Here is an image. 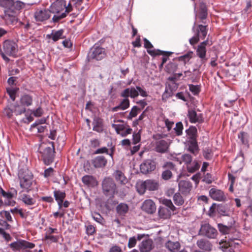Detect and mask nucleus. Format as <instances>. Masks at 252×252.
<instances>
[{"instance_id":"nucleus-1","label":"nucleus","mask_w":252,"mask_h":252,"mask_svg":"<svg viewBox=\"0 0 252 252\" xmlns=\"http://www.w3.org/2000/svg\"><path fill=\"white\" fill-rule=\"evenodd\" d=\"M49 10L50 13L54 14L53 21L57 22L65 18L72 10V7L70 3L66 6L64 0H57L50 5Z\"/></svg>"},{"instance_id":"nucleus-2","label":"nucleus","mask_w":252,"mask_h":252,"mask_svg":"<svg viewBox=\"0 0 252 252\" xmlns=\"http://www.w3.org/2000/svg\"><path fill=\"white\" fill-rule=\"evenodd\" d=\"M160 202L165 207H160L159 208L158 211V217L159 218L163 219L169 218L175 209L171 200L164 198L161 199Z\"/></svg>"},{"instance_id":"nucleus-3","label":"nucleus","mask_w":252,"mask_h":252,"mask_svg":"<svg viewBox=\"0 0 252 252\" xmlns=\"http://www.w3.org/2000/svg\"><path fill=\"white\" fill-rule=\"evenodd\" d=\"M137 191L141 194L145 193L146 189L150 191L158 190L159 187L158 183L154 180H147L145 181L137 182L136 186Z\"/></svg>"},{"instance_id":"nucleus-4","label":"nucleus","mask_w":252,"mask_h":252,"mask_svg":"<svg viewBox=\"0 0 252 252\" xmlns=\"http://www.w3.org/2000/svg\"><path fill=\"white\" fill-rule=\"evenodd\" d=\"M17 50V45L16 43L12 41L6 40L4 42L3 44V51L0 48V53L3 60L8 62L9 59L6 56L13 55Z\"/></svg>"},{"instance_id":"nucleus-5","label":"nucleus","mask_w":252,"mask_h":252,"mask_svg":"<svg viewBox=\"0 0 252 252\" xmlns=\"http://www.w3.org/2000/svg\"><path fill=\"white\" fill-rule=\"evenodd\" d=\"M15 194L14 193L5 192L0 188V207L4 203L7 206H14L16 202L13 199Z\"/></svg>"},{"instance_id":"nucleus-6","label":"nucleus","mask_w":252,"mask_h":252,"mask_svg":"<svg viewBox=\"0 0 252 252\" xmlns=\"http://www.w3.org/2000/svg\"><path fill=\"white\" fill-rule=\"evenodd\" d=\"M225 240H221L220 242V248L223 252H233V249L236 248L239 245L238 241L235 239H231L229 238L228 240L225 237Z\"/></svg>"},{"instance_id":"nucleus-7","label":"nucleus","mask_w":252,"mask_h":252,"mask_svg":"<svg viewBox=\"0 0 252 252\" xmlns=\"http://www.w3.org/2000/svg\"><path fill=\"white\" fill-rule=\"evenodd\" d=\"M35 245L24 240H19L9 244V247L13 251L26 250L28 249H32Z\"/></svg>"},{"instance_id":"nucleus-8","label":"nucleus","mask_w":252,"mask_h":252,"mask_svg":"<svg viewBox=\"0 0 252 252\" xmlns=\"http://www.w3.org/2000/svg\"><path fill=\"white\" fill-rule=\"evenodd\" d=\"M102 189L105 195L113 196L116 191V185L112 179L106 178L103 181Z\"/></svg>"},{"instance_id":"nucleus-9","label":"nucleus","mask_w":252,"mask_h":252,"mask_svg":"<svg viewBox=\"0 0 252 252\" xmlns=\"http://www.w3.org/2000/svg\"><path fill=\"white\" fill-rule=\"evenodd\" d=\"M199 233L201 235L209 238H215L217 235V231L208 223H205L201 225Z\"/></svg>"},{"instance_id":"nucleus-10","label":"nucleus","mask_w":252,"mask_h":252,"mask_svg":"<svg viewBox=\"0 0 252 252\" xmlns=\"http://www.w3.org/2000/svg\"><path fill=\"white\" fill-rule=\"evenodd\" d=\"M105 56V52L104 48L99 46H94L89 53V57L90 59L101 60Z\"/></svg>"},{"instance_id":"nucleus-11","label":"nucleus","mask_w":252,"mask_h":252,"mask_svg":"<svg viewBox=\"0 0 252 252\" xmlns=\"http://www.w3.org/2000/svg\"><path fill=\"white\" fill-rule=\"evenodd\" d=\"M171 143L170 139H159L155 144V150L158 153H164L168 151Z\"/></svg>"},{"instance_id":"nucleus-12","label":"nucleus","mask_w":252,"mask_h":252,"mask_svg":"<svg viewBox=\"0 0 252 252\" xmlns=\"http://www.w3.org/2000/svg\"><path fill=\"white\" fill-rule=\"evenodd\" d=\"M54 147L53 144L52 147H47L44 148L42 153V157L45 164H50L53 161Z\"/></svg>"},{"instance_id":"nucleus-13","label":"nucleus","mask_w":252,"mask_h":252,"mask_svg":"<svg viewBox=\"0 0 252 252\" xmlns=\"http://www.w3.org/2000/svg\"><path fill=\"white\" fill-rule=\"evenodd\" d=\"M209 195L213 200L218 201H225L226 199L224 192L216 188H212L210 189Z\"/></svg>"},{"instance_id":"nucleus-14","label":"nucleus","mask_w":252,"mask_h":252,"mask_svg":"<svg viewBox=\"0 0 252 252\" xmlns=\"http://www.w3.org/2000/svg\"><path fill=\"white\" fill-rule=\"evenodd\" d=\"M50 14L49 9H37L34 13V18L36 21L43 22L50 17Z\"/></svg>"},{"instance_id":"nucleus-15","label":"nucleus","mask_w":252,"mask_h":252,"mask_svg":"<svg viewBox=\"0 0 252 252\" xmlns=\"http://www.w3.org/2000/svg\"><path fill=\"white\" fill-rule=\"evenodd\" d=\"M141 209L147 214H153L156 211V205L152 199H146L143 202Z\"/></svg>"},{"instance_id":"nucleus-16","label":"nucleus","mask_w":252,"mask_h":252,"mask_svg":"<svg viewBox=\"0 0 252 252\" xmlns=\"http://www.w3.org/2000/svg\"><path fill=\"white\" fill-rule=\"evenodd\" d=\"M156 169V163L154 161L148 159L145 161L140 165L141 172L147 174Z\"/></svg>"},{"instance_id":"nucleus-17","label":"nucleus","mask_w":252,"mask_h":252,"mask_svg":"<svg viewBox=\"0 0 252 252\" xmlns=\"http://www.w3.org/2000/svg\"><path fill=\"white\" fill-rule=\"evenodd\" d=\"M32 183V176L31 173H28L27 175L21 177L20 186L22 188L29 189Z\"/></svg>"},{"instance_id":"nucleus-18","label":"nucleus","mask_w":252,"mask_h":252,"mask_svg":"<svg viewBox=\"0 0 252 252\" xmlns=\"http://www.w3.org/2000/svg\"><path fill=\"white\" fill-rule=\"evenodd\" d=\"M19 198L27 206L33 205L36 202L34 198L25 193H20Z\"/></svg>"},{"instance_id":"nucleus-19","label":"nucleus","mask_w":252,"mask_h":252,"mask_svg":"<svg viewBox=\"0 0 252 252\" xmlns=\"http://www.w3.org/2000/svg\"><path fill=\"white\" fill-rule=\"evenodd\" d=\"M189 121L191 123H195L196 122L200 123L203 121L201 114H197V113L193 110H189L188 115Z\"/></svg>"},{"instance_id":"nucleus-20","label":"nucleus","mask_w":252,"mask_h":252,"mask_svg":"<svg viewBox=\"0 0 252 252\" xmlns=\"http://www.w3.org/2000/svg\"><path fill=\"white\" fill-rule=\"evenodd\" d=\"M139 95L138 90L136 88L131 87L124 90L121 93V96L124 97L130 96L131 98L137 97Z\"/></svg>"},{"instance_id":"nucleus-21","label":"nucleus","mask_w":252,"mask_h":252,"mask_svg":"<svg viewBox=\"0 0 252 252\" xmlns=\"http://www.w3.org/2000/svg\"><path fill=\"white\" fill-rule=\"evenodd\" d=\"M208 43V41H204L201 43L198 46L196 50V55L202 60H205L206 57V46Z\"/></svg>"},{"instance_id":"nucleus-22","label":"nucleus","mask_w":252,"mask_h":252,"mask_svg":"<svg viewBox=\"0 0 252 252\" xmlns=\"http://www.w3.org/2000/svg\"><path fill=\"white\" fill-rule=\"evenodd\" d=\"M63 30H60L57 31H53L51 34H47L46 38L49 39H51L53 41L56 42L63 38Z\"/></svg>"},{"instance_id":"nucleus-23","label":"nucleus","mask_w":252,"mask_h":252,"mask_svg":"<svg viewBox=\"0 0 252 252\" xmlns=\"http://www.w3.org/2000/svg\"><path fill=\"white\" fill-rule=\"evenodd\" d=\"M165 247L167 249L172 252H177L180 248V244L177 242L168 241L165 244ZM180 252H187L185 251H182Z\"/></svg>"},{"instance_id":"nucleus-24","label":"nucleus","mask_w":252,"mask_h":252,"mask_svg":"<svg viewBox=\"0 0 252 252\" xmlns=\"http://www.w3.org/2000/svg\"><path fill=\"white\" fill-rule=\"evenodd\" d=\"M197 246L199 248L207 252H210L212 249V245L207 240L200 239L197 241Z\"/></svg>"},{"instance_id":"nucleus-25","label":"nucleus","mask_w":252,"mask_h":252,"mask_svg":"<svg viewBox=\"0 0 252 252\" xmlns=\"http://www.w3.org/2000/svg\"><path fill=\"white\" fill-rule=\"evenodd\" d=\"M4 19L7 22L14 23L17 21L16 13L13 9L11 10H6L4 11Z\"/></svg>"},{"instance_id":"nucleus-26","label":"nucleus","mask_w":252,"mask_h":252,"mask_svg":"<svg viewBox=\"0 0 252 252\" xmlns=\"http://www.w3.org/2000/svg\"><path fill=\"white\" fill-rule=\"evenodd\" d=\"M192 188L191 183L188 181H181L179 183L180 190L184 193L189 192Z\"/></svg>"},{"instance_id":"nucleus-27","label":"nucleus","mask_w":252,"mask_h":252,"mask_svg":"<svg viewBox=\"0 0 252 252\" xmlns=\"http://www.w3.org/2000/svg\"><path fill=\"white\" fill-rule=\"evenodd\" d=\"M82 181L84 184L90 187H94L97 184L95 179L93 176L90 175L83 176Z\"/></svg>"},{"instance_id":"nucleus-28","label":"nucleus","mask_w":252,"mask_h":252,"mask_svg":"<svg viewBox=\"0 0 252 252\" xmlns=\"http://www.w3.org/2000/svg\"><path fill=\"white\" fill-rule=\"evenodd\" d=\"M93 163L96 168L105 166L107 163V160L103 156H98L93 160Z\"/></svg>"},{"instance_id":"nucleus-29","label":"nucleus","mask_w":252,"mask_h":252,"mask_svg":"<svg viewBox=\"0 0 252 252\" xmlns=\"http://www.w3.org/2000/svg\"><path fill=\"white\" fill-rule=\"evenodd\" d=\"M54 194L55 199L58 202L59 208L61 209L63 206V199L65 197V193L60 190H55L54 191Z\"/></svg>"},{"instance_id":"nucleus-30","label":"nucleus","mask_w":252,"mask_h":252,"mask_svg":"<svg viewBox=\"0 0 252 252\" xmlns=\"http://www.w3.org/2000/svg\"><path fill=\"white\" fill-rule=\"evenodd\" d=\"M153 242L151 240L143 241L140 245L141 252H149L152 249Z\"/></svg>"},{"instance_id":"nucleus-31","label":"nucleus","mask_w":252,"mask_h":252,"mask_svg":"<svg viewBox=\"0 0 252 252\" xmlns=\"http://www.w3.org/2000/svg\"><path fill=\"white\" fill-rule=\"evenodd\" d=\"M93 130L98 132H101L103 130L102 121L101 119L95 117L93 123Z\"/></svg>"},{"instance_id":"nucleus-32","label":"nucleus","mask_w":252,"mask_h":252,"mask_svg":"<svg viewBox=\"0 0 252 252\" xmlns=\"http://www.w3.org/2000/svg\"><path fill=\"white\" fill-rule=\"evenodd\" d=\"M129 106V101L128 99L126 97L121 102L119 105L113 108L112 110L113 111H117L119 110H125Z\"/></svg>"},{"instance_id":"nucleus-33","label":"nucleus","mask_w":252,"mask_h":252,"mask_svg":"<svg viewBox=\"0 0 252 252\" xmlns=\"http://www.w3.org/2000/svg\"><path fill=\"white\" fill-rule=\"evenodd\" d=\"M116 180L121 184H125L127 182V179L124 174L120 171H116L114 174Z\"/></svg>"},{"instance_id":"nucleus-34","label":"nucleus","mask_w":252,"mask_h":252,"mask_svg":"<svg viewBox=\"0 0 252 252\" xmlns=\"http://www.w3.org/2000/svg\"><path fill=\"white\" fill-rule=\"evenodd\" d=\"M117 213L120 215H125L128 210V207L125 203L119 204L116 208Z\"/></svg>"},{"instance_id":"nucleus-35","label":"nucleus","mask_w":252,"mask_h":252,"mask_svg":"<svg viewBox=\"0 0 252 252\" xmlns=\"http://www.w3.org/2000/svg\"><path fill=\"white\" fill-rule=\"evenodd\" d=\"M14 4V0H0V5L11 10Z\"/></svg>"},{"instance_id":"nucleus-36","label":"nucleus","mask_w":252,"mask_h":252,"mask_svg":"<svg viewBox=\"0 0 252 252\" xmlns=\"http://www.w3.org/2000/svg\"><path fill=\"white\" fill-rule=\"evenodd\" d=\"M189 150L192 154L196 155L198 152V146L196 140H189Z\"/></svg>"},{"instance_id":"nucleus-37","label":"nucleus","mask_w":252,"mask_h":252,"mask_svg":"<svg viewBox=\"0 0 252 252\" xmlns=\"http://www.w3.org/2000/svg\"><path fill=\"white\" fill-rule=\"evenodd\" d=\"M32 99L29 95H24L21 98V103L23 105L29 106L32 104Z\"/></svg>"},{"instance_id":"nucleus-38","label":"nucleus","mask_w":252,"mask_h":252,"mask_svg":"<svg viewBox=\"0 0 252 252\" xmlns=\"http://www.w3.org/2000/svg\"><path fill=\"white\" fill-rule=\"evenodd\" d=\"M144 46L147 49V52L149 54L152 56L158 54L157 53H156V51L155 50L151 49L153 48V46L148 39H147L146 38H144Z\"/></svg>"},{"instance_id":"nucleus-39","label":"nucleus","mask_w":252,"mask_h":252,"mask_svg":"<svg viewBox=\"0 0 252 252\" xmlns=\"http://www.w3.org/2000/svg\"><path fill=\"white\" fill-rule=\"evenodd\" d=\"M206 27L202 25L198 26L197 34L202 39H204L207 35Z\"/></svg>"},{"instance_id":"nucleus-40","label":"nucleus","mask_w":252,"mask_h":252,"mask_svg":"<svg viewBox=\"0 0 252 252\" xmlns=\"http://www.w3.org/2000/svg\"><path fill=\"white\" fill-rule=\"evenodd\" d=\"M120 124H113L112 126L114 128L116 132L119 134L120 132L126 129V126L123 124L122 121L119 122Z\"/></svg>"},{"instance_id":"nucleus-41","label":"nucleus","mask_w":252,"mask_h":252,"mask_svg":"<svg viewBox=\"0 0 252 252\" xmlns=\"http://www.w3.org/2000/svg\"><path fill=\"white\" fill-rule=\"evenodd\" d=\"M199 164L195 161L187 165V170L190 173L194 172L199 169Z\"/></svg>"},{"instance_id":"nucleus-42","label":"nucleus","mask_w":252,"mask_h":252,"mask_svg":"<svg viewBox=\"0 0 252 252\" xmlns=\"http://www.w3.org/2000/svg\"><path fill=\"white\" fill-rule=\"evenodd\" d=\"M217 211L219 214L224 216H228L229 215V210L222 205H218L217 207Z\"/></svg>"},{"instance_id":"nucleus-43","label":"nucleus","mask_w":252,"mask_h":252,"mask_svg":"<svg viewBox=\"0 0 252 252\" xmlns=\"http://www.w3.org/2000/svg\"><path fill=\"white\" fill-rule=\"evenodd\" d=\"M186 131L189 138L190 139L189 140H196V129L194 127H189Z\"/></svg>"},{"instance_id":"nucleus-44","label":"nucleus","mask_w":252,"mask_h":252,"mask_svg":"<svg viewBox=\"0 0 252 252\" xmlns=\"http://www.w3.org/2000/svg\"><path fill=\"white\" fill-rule=\"evenodd\" d=\"M173 200L175 204L177 205L180 206L183 204L184 200L179 193H176L173 196Z\"/></svg>"},{"instance_id":"nucleus-45","label":"nucleus","mask_w":252,"mask_h":252,"mask_svg":"<svg viewBox=\"0 0 252 252\" xmlns=\"http://www.w3.org/2000/svg\"><path fill=\"white\" fill-rule=\"evenodd\" d=\"M193 52L191 51L189 52L186 54L179 57L180 61L184 62V63L188 62L192 57Z\"/></svg>"},{"instance_id":"nucleus-46","label":"nucleus","mask_w":252,"mask_h":252,"mask_svg":"<svg viewBox=\"0 0 252 252\" xmlns=\"http://www.w3.org/2000/svg\"><path fill=\"white\" fill-rule=\"evenodd\" d=\"M218 228L219 231L223 234H228L230 231L231 227L223 225L222 224H218Z\"/></svg>"},{"instance_id":"nucleus-47","label":"nucleus","mask_w":252,"mask_h":252,"mask_svg":"<svg viewBox=\"0 0 252 252\" xmlns=\"http://www.w3.org/2000/svg\"><path fill=\"white\" fill-rule=\"evenodd\" d=\"M183 126L181 122H178L176 124L174 130L177 135H181L182 134Z\"/></svg>"},{"instance_id":"nucleus-48","label":"nucleus","mask_w":252,"mask_h":252,"mask_svg":"<svg viewBox=\"0 0 252 252\" xmlns=\"http://www.w3.org/2000/svg\"><path fill=\"white\" fill-rule=\"evenodd\" d=\"M17 91V89L16 88H8L7 89V92L9 94L10 97L13 101L15 99V94Z\"/></svg>"},{"instance_id":"nucleus-49","label":"nucleus","mask_w":252,"mask_h":252,"mask_svg":"<svg viewBox=\"0 0 252 252\" xmlns=\"http://www.w3.org/2000/svg\"><path fill=\"white\" fill-rule=\"evenodd\" d=\"M138 109L136 106H133L131 111L130 112L128 116H127V118L128 119H132L133 118L136 117L138 114Z\"/></svg>"},{"instance_id":"nucleus-50","label":"nucleus","mask_w":252,"mask_h":252,"mask_svg":"<svg viewBox=\"0 0 252 252\" xmlns=\"http://www.w3.org/2000/svg\"><path fill=\"white\" fill-rule=\"evenodd\" d=\"M183 162H185L187 165L189 164L192 161V158L189 154H184L182 156Z\"/></svg>"},{"instance_id":"nucleus-51","label":"nucleus","mask_w":252,"mask_h":252,"mask_svg":"<svg viewBox=\"0 0 252 252\" xmlns=\"http://www.w3.org/2000/svg\"><path fill=\"white\" fill-rule=\"evenodd\" d=\"M102 153H107L109 154L112 158L113 154V148L111 149V152L110 153H108V149L106 147H102L99 149H98L95 151V154H102Z\"/></svg>"},{"instance_id":"nucleus-52","label":"nucleus","mask_w":252,"mask_h":252,"mask_svg":"<svg viewBox=\"0 0 252 252\" xmlns=\"http://www.w3.org/2000/svg\"><path fill=\"white\" fill-rule=\"evenodd\" d=\"M0 216L8 221H12V218L10 213L8 211H2L0 212Z\"/></svg>"},{"instance_id":"nucleus-53","label":"nucleus","mask_w":252,"mask_h":252,"mask_svg":"<svg viewBox=\"0 0 252 252\" xmlns=\"http://www.w3.org/2000/svg\"><path fill=\"white\" fill-rule=\"evenodd\" d=\"M24 6V3L20 1H14V4L13 7L11 8V10H19L22 8Z\"/></svg>"},{"instance_id":"nucleus-54","label":"nucleus","mask_w":252,"mask_h":252,"mask_svg":"<svg viewBox=\"0 0 252 252\" xmlns=\"http://www.w3.org/2000/svg\"><path fill=\"white\" fill-rule=\"evenodd\" d=\"M172 172L168 169H165L162 173V178L165 180H169L172 177Z\"/></svg>"},{"instance_id":"nucleus-55","label":"nucleus","mask_w":252,"mask_h":252,"mask_svg":"<svg viewBox=\"0 0 252 252\" xmlns=\"http://www.w3.org/2000/svg\"><path fill=\"white\" fill-rule=\"evenodd\" d=\"M189 89L194 95L198 94L199 92V87L198 85H189Z\"/></svg>"},{"instance_id":"nucleus-56","label":"nucleus","mask_w":252,"mask_h":252,"mask_svg":"<svg viewBox=\"0 0 252 252\" xmlns=\"http://www.w3.org/2000/svg\"><path fill=\"white\" fill-rule=\"evenodd\" d=\"M11 211L12 213H15V214H19L20 216L23 218H24L26 217V215H25V214L23 212V210L22 209H19L18 208H15L13 209H11Z\"/></svg>"},{"instance_id":"nucleus-57","label":"nucleus","mask_w":252,"mask_h":252,"mask_svg":"<svg viewBox=\"0 0 252 252\" xmlns=\"http://www.w3.org/2000/svg\"><path fill=\"white\" fill-rule=\"evenodd\" d=\"M132 131V129L129 127H126V129L125 130H123L121 132H120V134L122 137H125L128 134L131 133Z\"/></svg>"},{"instance_id":"nucleus-58","label":"nucleus","mask_w":252,"mask_h":252,"mask_svg":"<svg viewBox=\"0 0 252 252\" xmlns=\"http://www.w3.org/2000/svg\"><path fill=\"white\" fill-rule=\"evenodd\" d=\"M26 109L25 108L18 106L15 108L14 112L16 115H18L22 114L24 113Z\"/></svg>"},{"instance_id":"nucleus-59","label":"nucleus","mask_w":252,"mask_h":252,"mask_svg":"<svg viewBox=\"0 0 252 252\" xmlns=\"http://www.w3.org/2000/svg\"><path fill=\"white\" fill-rule=\"evenodd\" d=\"M43 110L40 107H38L35 110L32 111L33 115L36 117H40L43 114Z\"/></svg>"},{"instance_id":"nucleus-60","label":"nucleus","mask_w":252,"mask_h":252,"mask_svg":"<svg viewBox=\"0 0 252 252\" xmlns=\"http://www.w3.org/2000/svg\"><path fill=\"white\" fill-rule=\"evenodd\" d=\"M53 168L49 167L44 171V176L45 177L47 178L51 176L53 173Z\"/></svg>"},{"instance_id":"nucleus-61","label":"nucleus","mask_w":252,"mask_h":252,"mask_svg":"<svg viewBox=\"0 0 252 252\" xmlns=\"http://www.w3.org/2000/svg\"><path fill=\"white\" fill-rule=\"evenodd\" d=\"M163 168L168 170H173L174 169V165L171 162H167L163 165Z\"/></svg>"},{"instance_id":"nucleus-62","label":"nucleus","mask_w":252,"mask_h":252,"mask_svg":"<svg viewBox=\"0 0 252 252\" xmlns=\"http://www.w3.org/2000/svg\"><path fill=\"white\" fill-rule=\"evenodd\" d=\"M136 244V240L135 238H130L128 241V246L129 248H132L135 246Z\"/></svg>"},{"instance_id":"nucleus-63","label":"nucleus","mask_w":252,"mask_h":252,"mask_svg":"<svg viewBox=\"0 0 252 252\" xmlns=\"http://www.w3.org/2000/svg\"><path fill=\"white\" fill-rule=\"evenodd\" d=\"M199 35L197 34L189 39V43L191 45H194L199 41Z\"/></svg>"},{"instance_id":"nucleus-64","label":"nucleus","mask_w":252,"mask_h":252,"mask_svg":"<svg viewBox=\"0 0 252 252\" xmlns=\"http://www.w3.org/2000/svg\"><path fill=\"white\" fill-rule=\"evenodd\" d=\"M109 252H123L120 247L117 246H113L110 249Z\"/></svg>"}]
</instances>
